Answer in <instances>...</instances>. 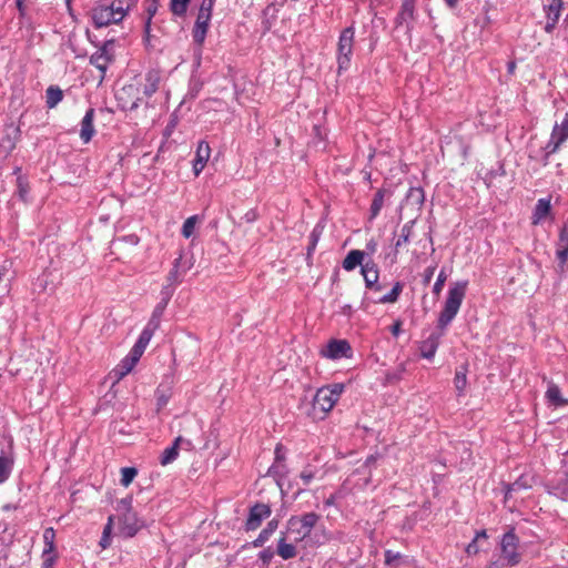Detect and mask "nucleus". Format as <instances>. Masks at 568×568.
Wrapping results in <instances>:
<instances>
[{"mask_svg":"<svg viewBox=\"0 0 568 568\" xmlns=\"http://www.w3.org/2000/svg\"><path fill=\"white\" fill-rule=\"evenodd\" d=\"M345 389L342 383H335L317 389L312 404L313 418L323 419L338 402Z\"/></svg>","mask_w":568,"mask_h":568,"instance_id":"nucleus-1","label":"nucleus"},{"mask_svg":"<svg viewBox=\"0 0 568 568\" xmlns=\"http://www.w3.org/2000/svg\"><path fill=\"white\" fill-rule=\"evenodd\" d=\"M466 288V281L457 282L449 288L444 308L442 310L437 322V327L443 332L457 315L460 305L465 298Z\"/></svg>","mask_w":568,"mask_h":568,"instance_id":"nucleus-2","label":"nucleus"},{"mask_svg":"<svg viewBox=\"0 0 568 568\" xmlns=\"http://www.w3.org/2000/svg\"><path fill=\"white\" fill-rule=\"evenodd\" d=\"M321 516L314 511L291 516L287 520V531L294 536L296 542L308 538L320 521Z\"/></svg>","mask_w":568,"mask_h":568,"instance_id":"nucleus-3","label":"nucleus"},{"mask_svg":"<svg viewBox=\"0 0 568 568\" xmlns=\"http://www.w3.org/2000/svg\"><path fill=\"white\" fill-rule=\"evenodd\" d=\"M130 498H123L118 503L116 510L120 513L119 521L121 531L126 537H133L141 528L136 514L132 510Z\"/></svg>","mask_w":568,"mask_h":568,"instance_id":"nucleus-4","label":"nucleus"},{"mask_svg":"<svg viewBox=\"0 0 568 568\" xmlns=\"http://www.w3.org/2000/svg\"><path fill=\"white\" fill-rule=\"evenodd\" d=\"M355 31L353 27L345 28L339 36L337 43L338 70H347L353 54Z\"/></svg>","mask_w":568,"mask_h":568,"instance_id":"nucleus-5","label":"nucleus"},{"mask_svg":"<svg viewBox=\"0 0 568 568\" xmlns=\"http://www.w3.org/2000/svg\"><path fill=\"white\" fill-rule=\"evenodd\" d=\"M519 538L515 534V529L508 530L501 538L500 550L501 558L506 560L507 565L516 566L521 560V555L518 551Z\"/></svg>","mask_w":568,"mask_h":568,"instance_id":"nucleus-6","label":"nucleus"},{"mask_svg":"<svg viewBox=\"0 0 568 568\" xmlns=\"http://www.w3.org/2000/svg\"><path fill=\"white\" fill-rule=\"evenodd\" d=\"M321 354L329 359L351 358L353 349L346 339H331Z\"/></svg>","mask_w":568,"mask_h":568,"instance_id":"nucleus-7","label":"nucleus"},{"mask_svg":"<svg viewBox=\"0 0 568 568\" xmlns=\"http://www.w3.org/2000/svg\"><path fill=\"white\" fill-rule=\"evenodd\" d=\"M180 264H181V257L175 258L173 262V267L166 275V278H165L166 285L163 287V290L161 292L163 305L161 307L158 306L156 310H163L165 307V305L168 304V302L170 301V298L173 294L174 286H176L178 284H180L182 282V275L179 271Z\"/></svg>","mask_w":568,"mask_h":568,"instance_id":"nucleus-8","label":"nucleus"},{"mask_svg":"<svg viewBox=\"0 0 568 568\" xmlns=\"http://www.w3.org/2000/svg\"><path fill=\"white\" fill-rule=\"evenodd\" d=\"M568 140V112L565 114L560 124H556L550 134L547 150L549 153H556L562 143Z\"/></svg>","mask_w":568,"mask_h":568,"instance_id":"nucleus-9","label":"nucleus"},{"mask_svg":"<svg viewBox=\"0 0 568 568\" xmlns=\"http://www.w3.org/2000/svg\"><path fill=\"white\" fill-rule=\"evenodd\" d=\"M272 514L271 507L266 504H255L250 508L247 519L245 521L246 530L257 529L262 521Z\"/></svg>","mask_w":568,"mask_h":568,"instance_id":"nucleus-10","label":"nucleus"},{"mask_svg":"<svg viewBox=\"0 0 568 568\" xmlns=\"http://www.w3.org/2000/svg\"><path fill=\"white\" fill-rule=\"evenodd\" d=\"M141 355L134 351H130L129 355L125 356L110 373V376L114 378V382H120L129 373L132 372L136 363L140 361Z\"/></svg>","mask_w":568,"mask_h":568,"instance_id":"nucleus-11","label":"nucleus"},{"mask_svg":"<svg viewBox=\"0 0 568 568\" xmlns=\"http://www.w3.org/2000/svg\"><path fill=\"white\" fill-rule=\"evenodd\" d=\"M544 382L547 383V390L545 393L546 402L549 406L554 407H565L568 406V398L562 396L561 389L559 386L552 381L548 379L546 376L542 377Z\"/></svg>","mask_w":568,"mask_h":568,"instance_id":"nucleus-12","label":"nucleus"},{"mask_svg":"<svg viewBox=\"0 0 568 568\" xmlns=\"http://www.w3.org/2000/svg\"><path fill=\"white\" fill-rule=\"evenodd\" d=\"M361 272L364 277L366 288L375 292L382 291V286L378 284V267L374 262H366L362 265Z\"/></svg>","mask_w":568,"mask_h":568,"instance_id":"nucleus-13","label":"nucleus"},{"mask_svg":"<svg viewBox=\"0 0 568 568\" xmlns=\"http://www.w3.org/2000/svg\"><path fill=\"white\" fill-rule=\"evenodd\" d=\"M211 18H212V16L210 13L197 12V17H196V20H195V23L193 27L192 34H193L194 42L199 47H201L205 40Z\"/></svg>","mask_w":568,"mask_h":568,"instance_id":"nucleus-14","label":"nucleus"},{"mask_svg":"<svg viewBox=\"0 0 568 568\" xmlns=\"http://www.w3.org/2000/svg\"><path fill=\"white\" fill-rule=\"evenodd\" d=\"M110 44L111 42H105L90 57V63L94 65L99 71H101V79L104 78L108 65L112 61V57L108 49Z\"/></svg>","mask_w":568,"mask_h":568,"instance_id":"nucleus-15","label":"nucleus"},{"mask_svg":"<svg viewBox=\"0 0 568 568\" xmlns=\"http://www.w3.org/2000/svg\"><path fill=\"white\" fill-rule=\"evenodd\" d=\"M92 20L95 28L106 27L111 23H118L112 9L108 4H99L92 10Z\"/></svg>","mask_w":568,"mask_h":568,"instance_id":"nucleus-16","label":"nucleus"},{"mask_svg":"<svg viewBox=\"0 0 568 568\" xmlns=\"http://www.w3.org/2000/svg\"><path fill=\"white\" fill-rule=\"evenodd\" d=\"M158 326H159V323L156 321H154V318H152L148 323V325L143 328V331L141 332V334L139 336V339L136 341V343L133 345V347L131 349L142 356L146 346L149 345L155 329L158 328Z\"/></svg>","mask_w":568,"mask_h":568,"instance_id":"nucleus-17","label":"nucleus"},{"mask_svg":"<svg viewBox=\"0 0 568 568\" xmlns=\"http://www.w3.org/2000/svg\"><path fill=\"white\" fill-rule=\"evenodd\" d=\"M562 9V0H550L549 4L545 6L547 22L545 31L550 33L556 27Z\"/></svg>","mask_w":568,"mask_h":568,"instance_id":"nucleus-18","label":"nucleus"},{"mask_svg":"<svg viewBox=\"0 0 568 568\" xmlns=\"http://www.w3.org/2000/svg\"><path fill=\"white\" fill-rule=\"evenodd\" d=\"M211 155V148L207 142L201 141L197 144L195 159L193 161V172L197 176L205 168Z\"/></svg>","mask_w":568,"mask_h":568,"instance_id":"nucleus-19","label":"nucleus"},{"mask_svg":"<svg viewBox=\"0 0 568 568\" xmlns=\"http://www.w3.org/2000/svg\"><path fill=\"white\" fill-rule=\"evenodd\" d=\"M145 83L143 85V94L146 98L152 97L160 88L162 82V72L159 69H151L145 73Z\"/></svg>","mask_w":568,"mask_h":568,"instance_id":"nucleus-20","label":"nucleus"},{"mask_svg":"<svg viewBox=\"0 0 568 568\" xmlns=\"http://www.w3.org/2000/svg\"><path fill=\"white\" fill-rule=\"evenodd\" d=\"M94 116H95V111L93 108H90L89 110H87V112L81 121L80 138L83 143H89L95 133L94 125H93Z\"/></svg>","mask_w":568,"mask_h":568,"instance_id":"nucleus-21","label":"nucleus"},{"mask_svg":"<svg viewBox=\"0 0 568 568\" xmlns=\"http://www.w3.org/2000/svg\"><path fill=\"white\" fill-rule=\"evenodd\" d=\"M442 334L432 333L425 341L420 343V356L426 359L434 358L440 343Z\"/></svg>","mask_w":568,"mask_h":568,"instance_id":"nucleus-22","label":"nucleus"},{"mask_svg":"<svg viewBox=\"0 0 568 568\" xmlns=\"http://www.w3.org/2000/svg\"><path fill=\"white\" fill-rule=\"evenodd\" d=\"M557 258L564 265L568 260V222L562 226L557 242Z\"/></svg>","mask_w":568,"mask_h":568,"instance_id":"nucleus-23","label":"nucleus"},{"mask_svg":"<svg viewBox=\"0 0 568 568\" xmlns=\"http://www.w3.org/2000/svg\"><path fill=\"white\" fill-rule=\"evenodd\" d=\"M550 199H539L531 216V223L538 225L550 214Z\"/></svg>","mask_w":568,"mask_h":568,"instance_id":"nucleus-24","label":"nucleus"},{"mask_svg":"<svg viewBox=\"0 0 568 568\" xmlns=\"http://www.w3.org/2000/svg\"><path fill=\"white\" fill-rule=\"evenodd\" d=\"M364 256H365V253L363 251H359V250L349 251L342 263L343 268L345 271L349 272V271L355 270L358 265H364L363 264Z\"/></svg>","mask_w":568,"mask_h":568,"instance_id":"nucleus-25","label":"nucleus"},{"mask_svg":"<svg viewBox=\"0 0 568 568\" xmlns=\"http://www.w3.org/2000/svg\"><path fill=\"white\" fill-rule=\"evenodd\" d=\"M415 2L416 0H403L400 11L395 20L397 26L414 19Z\"/></svg>","mask_w":568,"mask_h":568,"instance_id":"nucleus-26","label":"nucleus"},{"mask_svg":"<svg viewBox=\"0 0 568 568\" xmlns=\"http://www.w3.org/2000/svg\"><path fill=\"white\" fill-rule=\"evenodd\" d=\"M387 194L389 195V191H387L386 189H379L374 194V197H373V201L371 204V209H369V219L371 220L376 219L378 216V214L381 213V210L384 205L385 196Z\"/></svg>","mask_w":568,"mask_h":568,"instance_id":"nucleus-27","label":"nucleus"},{"mask_svg":"<svg viewBox=\"0 0 568 568\" xmlns=\"http://www.w3.org/2000/svg\"><path fill=\"white\" fill-rule=\"evenodd\" d=\"M276 552L284 560H288L297 556L296 547L293 544H288L284 535L278 539Z\"/></svg>","mask_w":568,"mask_h":568,"instance_id":"nucleus-28","label":"nucleus"},{"mask_svg":"<svg viewBox=\"0 0 568 568\" xmlns=\"http://www.w3.org/2000/svg\"><path fill=\"white\" fill-rule=\"evenodd\" d=\"M63 100V91L58 85H50L45 90V105L54 109Z\"/></svg>","mask_w":568,"mask_h":568,"instance_id":"nucleus-29","label":"nucleus"},{"mask_svg":"<svg viewBox=\"0 0 568 568\" xmlns=\"http://www.w3.org/2000/svg\"><path fill=\"white\" fill-rule=\"evenodd\" d=\"M182 442V437L179 436L173 442V445L171 447H168L164 449V452L161 455L160 463L162 466H166L174 462L179 456V446Z\"/></svg>","mask_w":568,"mask_h":568,"instance_id":"nucleus-30","label":"nucleus"},{"mask_svg":"<svg viewBox=\"0 0 568 568\" xmlns=\"http://www.w3.org/2000/svg\"><path fill=\"white\" fill-rule=\"evenodd\" d=\"M278 527V520L272 519L267 523L266 527L260 532L257 538L253 541L254 547H262L270 537L274 534V531Z\"/></svg>","mask_w":568,"mask_h":568,"instance_id":"nucleus-31","label":"nucleus"},{"mask_svg":"<svg viewBox=\"0 0 568 568\" xmlns=\"http://www.w3.org/2000/svg\"><path fill=\"white\" fill-rule=\"evenodd\" d=\"M414 225H415V221L412 220V221L406 222L402 226L400 233H399L398 239H397V241L395 243V248L396 250H398L402 246L407 245L409 243V240H410V237L413 235Z\"/></svg>","mask_w":568,"mask_h":568,"instance_id":"nucleus-32","label":"nucleus"},{"mask_svg":"<svg viewBox=\"0 0 568 568\" xmlns=\"http://www.w3.org/2000/svg\"><path fill=\"white\" fill-rule=\"evenodd\" d=\"M454 386L457 392V396H463L464 390L467 386V368L466 366H460L455 372L454 377Z\"/></svg>","mask_w":568,"mask_h":568,"instance_id":"nucleus-33","label":"nucleus"},{"mask_svg":"<svg viewBox=\"0 0 568 568\" xmlns=\"http://www.w3.org/2000/svg\"><path fill=\"white\" fill-rule=\"evenodd\" d=\"M135 91V88L133 85L123 87L118 93L116 99L122 102V106L125 109L134 110L139 106L140 99L128 101L124 99V95H130Z\"/></svg>","mask_w":568,"mask_h":568,"instance_id":"nucleus-34","label":"nucleus"},{"mask_svg":"<svg viewBox=\"0 0 568 568\" xmlns=\"http://www.w3.org/2000/svg\"><path fill=\"white\" fill-rule=\"evenodd\" d=\"M54 540H55L54 529L52 527L44 529V531H43L44 548L42 551V556H49L55 551Z\"/></svg>","mask_w":568,"mask_h":568,"instance_id":"nucleus-35","label":"nucleus"},{"mask_svg":"<svg viewBox=\"0 0 568 568\" xmlns=\"http://www.w3.org/2000/svg\"><path fill=\"white\" fill-rule=\"evenodd\" d=\"M404 285L400 282H396L389 293L383 295L378 303L390 304L397 302L400 293L403 292Z\"/></svg>","mask_w":568,"mask_h":568,"instance_id":"nucleus-36","label":"nucleus"},{"mask_svg":"<svg viewBox=\"0 0 568 568\" xmlns=\"http://www.w3.org/2000/svg\"><path fill=\"white\" fill-rule=\"evenodd\" d=\"M13 460L7 456H0V484L4 483L12 470Z\"/></svg>","mask_w":568,"mask_h":568,"instance_id":"nucleus-37","label":"nucleus"},{"mask_svg":"<svg viewBox=\"0 0 568 568\" xmlns=\"http://www.w3.org/2000/svg\"><path fill=\"white\" fill-rule=\"evenodd\" d=\"M30 191V185L26 176L19 175L17 178V194L19 199L23 202H27L28 194Z\"/></svg>","mask_w":568,"mask_h":568,"instance_id":"nucleus-38","label":"nucleus"},{"mask_svg":"<svg viewBox=\"0 0 568 568\" xmlns=\"http://www.w3.org/2000/svg\"><path fill=\"white\" fill-rule=\"evenodd\" d=\"M191 0H171L170 10L174 16L183 17L189 8Z\"/></svg>","mask_w":568,"mask_h":568,"instance_id":"nucleus-39","label":"nucleus"},{"mask_svg":"<svg viewBox=\"0 0 568 568\" xmlns=\"http://www.w3.org/2000/svg\"><path fill=\"white\" fill-rule=\"evenodd\" d=\"M125 0H114L111 4H108L110 9H112V13L116 20L120 22L126 14V10L124 8Z\"/></svg>","mask_w":568,"mask_h":568,"instance_id":"nucleus-40","label":"nucleus"},{"mask_svg":"<svg viewBox=\"0 0 568 568\" xmlns=\"http://www.w3.org/2000/svg\"><path fill=\"white\" fill-rule=\"evenodd\" d=\"M385 565L390 568H399L402 565V555L399 552H394L393 550H386L384 554Z\"/></svg>","mask_w":568,"mask_h":568,"instance_id":"nucleus-41","label":"nucleus"},{"mask_svg":"<svg viewBox=\"0 0 568 568\" xmlns=\"http://www.w3.org/2000/svg\"><path fill=\"white\" fill-rule=\"evenodd\" d=\"M112 526H113V516H110L108 518L106 525L104 526L102 537L100 540V546L102 549H105L110 546V542H111L110 535H111Z\"/></svg>","mask_w":568,"mask_h":568,"instance_id":"nucleus-42","label":"nucleus"},{"mask_svg":"<svg viewBox=\"0 0 568 568\" xmlns=\"http://www.w3.org/2000/svg\"><path fill=\"white\" fill-rule=\"evenodd\" d=\"M138 475V470L136 468L134 467H124L121 469V484L124 486V487H128L132 481L133 479L135 478V476Z\"/></svg>","mask_w":568,"mask_h":568,"instance_id":"nucleus-43","label":"nucleus"},{"mask_svg":"<svg viewBox=\"0 0 568 568\" xmlns=\"http://www.w3.org/2000/svg\"><path fill=\"white\" fill-rule=\"evenodd\" d=\"M196 223H197L196 215H192L184 221L183 226H182V235L185 239H189L193 235Z\"/></svg>","mask_w":568,"mask_h":568,"instance_id":"nucleus-44","label":"nucleus"},{"mask_svg":"<svg viewBox=\"0 0 568 568\" xmlns=\"http://www.w3.org/2000/svg\"><path fill=\"white\" fill-rule=\"evenodd\" d=\"M317 469L311 465L304 467V469L300 474V478L303 480L304 485H310L312 480L316 477Z\"/></svg>","mask_w":568,"mask_h":568,"instance_id":"nucleus-45","label":"nucleus"},{"mask_svg":"<svg viewBox=\"0 0 568 568\" xmlns=\"http://www.w3.org/2000/svg\"><path fill=\"white\" fill-rule=\"evenodd\" d=\"M446 278H447V275L445 274L444 271H442L439 274H438V277H437V281L435 282L434 284V287H433V292L436 296H439L442 291H443V287L445 285V282H446Z\"/></svg>","mask_w":568,"mask_h":568,"instance_id":"nucleus-46","label":"nucleus"},{"mask_svg":"<svg viewBox=\"0 0 568 568\" xmlns=\"http://www.w3.org/2000/svg\"><path fill=\"white\" fill-rule=\"evenodd\" d=\"M258 557L262 560V562L267 566L272 561L274 552L271 548H266L260 552Z\"/></svg>","mask_w":568,"mask_h":568,"instance_id":"nucleus-47","label":"nucleus"},{"mask_svg":"<svg viewBox=\"0 0 568 568\" xmlns=\"http://www.w3.org/2000/svg\"><path fill=\"white\" fill-rule=\"evenodd\" d=\"M213 6H214V0H203L200 6L199 12L210 13L212 16Z\"/></svg>","mask_w":568,"mask_h":568,"instance_id":"nucleus-48","label":"nucleus"},{"mask_svg":"<svg viewBox=\"0 0 568 568\" xmlns=\"http://www.w3.org/2000/svg\"><path fill=\"white\" fill-rule=\"evenodd\" d=\"M408 197H415L418 202L424 201V191L420 187H412L408 192Z\"/></svg>","mask_w":568,"mask_h":568,"instance_id":"nucleus-49","label":"nucleus"},{"mask_svg":"<svg viewBox=\"0 0 568 568\" xmlns=\"http://www.w3.org/2000/svg\"><path fill=\"white\" fill-rule=\"evenodd\" d=\"M285 460L284 447L277 444L275 447V463H283Z\"/></svg>","mask_w":568,"mask_h":568,"instance_id":"nucleus-50","label":"nucleus"},{"mask_svg":"<svg viewBox=\"0 0 568 568\" xmlns=\"http://www.w3.org/2000/svg\"><path fill=\"white\" fill-rule=\"evenodd\" d=\"M43 557V566L44 568H52V565L57 558L55 551L52 555L49 556H42Z\"/></svg>","mask_w":568,"mask_h":568,"instance_id":"nucleus-51","label":"nucleus"},{"mask_svg":"<svg viewBox=\"0 0 568 568\" xmlns=\"http://www.w3.org/2000/svg\"><path fill=\"white\" fill-rule=\"evenodd\" d=\"M478 551H479V548L477 546V540L473 539V541L467 545L466 552L468 555H476V554H478Z\"/></svg>","mask_w":568,"mask_h":568,"instance_id":"nucleus-52","label":"nucleus"},{"mask_svg":"<svg viewBox=\"0 0 568 568\" xmlns=\"http://www.w3.org/2000/svg\"><path fill=\"white\" fill-rule=\"evenodd\" d=\"M435 270H436V266H428L425 271H424V283L425 284H428L435 273Z\"/></svg>","mask_w":568,"mask_h":568,"instance_id":"nucleus-53","label":"nucleus"},{"mask_svg":"<svg viewBox=\"0 0 568 568\" xmlns=\"http://www.w3.org/2000/svg\"><path fill=\"white\" fill-rule=\"evenodd\" d=\"M24 1L26 0H16L17 9L19 10L21 16H23L26 12Z\"/></svg>","mask_w":568,"mask_h":568,"instance_id":"nucleus-54","label":"nucleus"},{"mask_svg":"<svg viewBox=\"0 0 568 568\" xmlns=\"http://www.w3.org/2000/svg\"><path fill=\"white\" fill-rule=\"evenodd\" d=\"M400 326H402L400 321H397V322H395V323H394V325L392 326V334H393L394 336H397V335L399 334V332H400Z\"/></svg>","mask_w":568,"mask_h":568,"instance_id":"nucleus-55","label":"nucleus"},{"mask_svg":"<svg viewBox=\"0 0 568 568\" xmlns=\"http://www.w3.org/2000/svg\"><path fill=\"white\" fill-rule=\"evenodd\" d=\"M367 250L369 251V253H375L376 250H377V243L373 240H371L367 245H366Z\"/></svg>","mask_w":568,"mask_h":568,"instance_id":"nucleus-56","label":"nucleus"},{"mask_svg":"<svg viewBox=\"0 0 568 568\" xmlns=\"http://www.w3.org/2000/svg\"><path fill=\"white\" fill-rule=\"evenodd\" d=\"M487 537L488 536H487L486 530L483 529V530L476 532V536L474 539H476L478 541L479 539H487Z\"/></svg>","mask_w":568,"mask_h":568,"instance_id":"nucleus-57","label":"nucleus"},{"mask_svg":"<svg viewBox=\"0 0 568 568\" xmlns=\"http://www.w3.org/2000/svg\"><path fill=\"white\" fill-rule=\"evenodd\" d=\"M325 506H333L335 504V496L331 495L325 501Z\"/></svg>","mask_w":568,"mask_h":568,"instance_id":"nucleus-58","label":"nucleus"},{"mask_svg":"<svg viewBox=\"0 0 568 568\" xmlns=\"http://www.w3.org/2000/svg\"><path fill=\"white\" fill-rule=\"evenodd\" d=\"M445 3L449 7V8H455L458 3V0H444Z\"/></svg>","mask_w":568,"mask_h":568,"instance_id":"nucleus-59","label":"nucleus"},{"mask_svg":"<svg viewBox=\"0 0 568 568\" xmlns=\"http://www.w3.org/2000/svg\"><path fill=\"white\" fill-rule=\"evenodd\" d=\"M168 403V399L164 396L159 397L158 404L159 406H164Z\"/></svg>","mask_w":568,"mask_h":568,"instance_id":"nucleus-60","label":"nucleus"},{"mask_svg":"<svg viewBox=\"0 0 568 568\" xmlns=\"http://www.w3.org/2000/svg\"><path fill=\"white\" fill-rule=\"evenodd\" d=\"M148 12L150 13V18L149 20L151 19V16L156 12V9H148Z\"/></svg>","mask_w":568,"mask_h":568,"instance_id":"nucleus-61","label":"nucleus"},{"mask_svg":"<svg viewBox=\"0 0 568 568\" xmlns=\"http://www.w3.org/2000/svg\"><path fill=\"white\" fill-rule=\"evenodd\" d=\"M148 12L150 13V18L149 20L151 19V16L156 12V9H148Z\"/></svg>","mask_w":568,"mask_h":568,"instance_id":"nucleus-62","label":"nucleus"},{"mask_svg":"<svg viewBox=\"0 0 568 568\" xmlns=\"http://www.w3.org/2000/svg\"><path fill=\"white\" fill-rule=\"evenodd\" d=\"M148 12L150 13V18L149 20L151 19V16L156 12V9H148Z\"/></svg>","mask_w":568,"mask_h":568,"instance_id":"nucleus-63","label":"nucleus"},{"mask_svg":"<svg viewBox=\"0 0 568 568\" xmlns=\"http://www.w3.org/2000/svg\"><path fill=\"white\" fill-rule=\"evenodd\" d=\"M20 172H21V169H20V168H16V169H14V174H17L18 176H19V175H21V174H20Z\"/></svg>","mask_w":568,"mask_h":568,"instance_id":"nucleus-64","label":"nucleus"}]
</instances>
